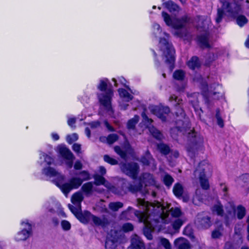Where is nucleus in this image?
<instances>
[{"mask_svg":"<svg viewBox=\"0 0 249 249\" xmlns=\"http://www.w3.org/2000/svg\"><path fill=\"white\" fill-rule=\"evenodd\" d=\"M137 205L142 206L144 212L136 210L134 212L135 215L138 218L140 222H142L145 225L143 232L144 235L149 240L152 239L151 234V228L156 226V224L163 223L166 224L169 221L164 210L159 205L156 209L152 205H148V202L144 200L138 198L137 200Z\"/></svg>","mask_w":249,"mask_h":249,"instance_id":"1","label":"nucleus"},{"mask_svg":"<svg viewBox=\"0 0 249 249\" xmlns=\"http://www.w3.org/2000/svg\"><path fill=\"white\" fill-rule=\"evenodd\" d=\"M176 123L177 126L171 129L172 136L173 137V134L176 132L182 133L186 136L187 138L186 150L188 155L193 158L200 148L202 143V139L196 135V133L191 129L190 123L187 120L183 121L181 120H178Z\"/></svg>","mask_w":249,"mask_h":249,"instance_id":"2","label":"nucleus"},{"mask_svg":"<svg viewBox=\"0 0 249 249\" xmlns=\"http://www.w3.org/2000/svg\"><path fill=\"white\" fill-rule=\"evenodd\" d=\"M154 29V34L156 37L160 36V44L161 50L163 52V54L166 58V62L169 63H172L175 61V51L172 45L169 42V35L166 33H163V36H160L161 34V30L159 24L155 23L153 25Z\"/></svg>","mask_w":249,"mask_h":249,"instance_id":"3","label":"nucleus"},{"mask_svg":"<svg viewBox=\"0 0 249 249\" xmlns=\"http://www.w3.org/2000/svg\"><path fill=\"white\" fill-rule=\"evenodd\" d=\"M79 174L81 175V178L78 177L71 178L68 182L62 185H60L58 181L56 182V185L59 187L66 196L72 189L78 188L84 181L88 180L90 178V175L88 171H82Z\"/></svg>","mask_w":249,"mask_h":249,"instance_id":"4","label":"nucleus"},{"mask_svg":"<svg viewBox=\"0 0 249 249\" xmlns=\"http://www.w3.org/2000/svg\"><path fill=\"white\" fill-rule=\"evenodd\" d=\"M222 4V9H217V17L216 22L219 23L221 21L223 16V10L228 13V15L231 17L235 16L240 12L241 7L239 4L236 3H230L227 0H220Z\"/></svg>","mask_w":249,"mask_h":249,"instance_id":"5","label":"nucleus"},{"mask_svg":"<svg viewBox=\"0 0 249 249\" xmlns=\"http://www.w3.org/2000/svg\"><path fill=\"white\" fill-rule=\"evenodd\" d=\"M162 17L166 24L174 29H179L184 27L189 21V18L187 16H183L180 18H171L166 13L162 12Z\"/></svg>","mask_w":249,"mask_h":249,"instance_id":"6","label":"nucleus"},{"mask_svg":"<svg viewBox=\"0 0 249 249\" xmlns=\"http://www.w3.org/2000/svg\"><path fill=\"white\" fill-rule=\"evenodd\" d=\"M207 166L208 165L206 162L201 161L194 172L195 176L198 177L201 187L204 190H208L210 187L208 179L206 178L204 173L205 167Z\"/></svg>","mask_w":249,"mask_h":249,"instance_id":"7","label":"nucleus"},{"mask_svg":"<svg viewBox=\"0 0 249 249\" xmlns=\"http://www.w3.org/2000/svg\"><path fill=\"white\" fill-rule=\"evenodd\" d=\"M120 168L123 173L134 179L136 178L139 172V165L133 162L121 163Z\"/></svg>","mask_w":249,"mask_h":249,"instance_id":"8","label":"nucleus"},{"mask_svg":"<svg viewBox=\"0 0 249 249\" xmlns=\"http://www.w3.org/2000/svg\"><path fill=\"white\" fill-rule=\"evenodd\" d=\"M195 224L200 229H208L212 225L211 217L205 213H199L197 215Z\"/></svg>","mask_w":249,"mask_h":249,"instance_id":"9","label":"nucleus"},{"mask_svg":"<svg viewBox=\"0 0 249 249\" xmlns=\"http://www.w3.org/2000/svg\"><path fill=\"white\" fill-rule=\"evenodd\" d=\"M57 148L58 153L63 159L66 160V164L67 165L71 168L72 167L73 161L75 159L73 154L68 148L64 145H59Z\"/></svg>","mask_w":249,"mask_h":249,"instance_id":"10","label":"nucleus"},{"mask_svg":"<svg viewBox=\"0 0 249 249\" xmlns=\"http://www.w3.org/2000/svg\"><path fill=\"white\" fill-rule=\"evenodd\" d=\"M21 224L25 228L18 232L16 236L15 239L18 241L26 240L31 236L32 232V226L28 221L22 222Z\"/></svg>","mask_w":249,"mask_h":249,"instance_id":"11","label":"nucleus"},{"mask_svg":"<svg viewBox=\"0 0 249 249\" xmlns=\"http://www.w3.org/2000/svg\"><path fill=\"white\" fill-rule=\"evenodd\" d=\"M142 116L144 122L147 124V127L149 130V132L156 139L158 140H161L162 138V135L161 133L153 125H151L153 120L151 119H149L144 112L142 114Z\"/></svg>","mask_w":249,"mask_h":249,"instance_id":"12","label":"nucleus"},{"mask_svg":"<svg viewBox=\"0 0 249 249\" xmlns=\"http://www.w3.org/2000/svg\"><path fill=\"white\" fill-rule=\"evenodd\" d=\"M113 91L111 89H107L105 94H102L99 97L101 104L107 111L111 110V99L113 96Z\"/></svg>","mask_w":249,"mask_h":249,"instance_id":"13","label":"nucleus"},{"mask_svg":"<svg viewBox=\"0 0 249 249\" xmlns=\"http://www.w3.org/2000/svg\"><path fill=\"white\" fill-rule=\"evenodd\" d=\"M203 86V89L208 90V95L210 97H212L214 99H219L222 97L223 93L218 89L219 88L221 89V87L218 85L213 84L209 88L207 85H204Z\"/></svg>","mask_w":249,"mask_h":249,"instance_id":"14","label":"nucleus"},{"mask_svg":"<svg viewBox=\"0 0 249 249\" xmlns=\"http://www.w3.org/2000/svg\"><path fill=\"white\" fill-rule=\"evenodd\" d=\"M160 205V207H161L162 208V210H164V213L166 214L167 218L168 217L169 219V221L167 223H169L170 221V218H169V212L171 213V214L172 216L173 217H179L181 215V211L178 208H172L170 210H167L166 208L164 207L163 206L161 205V204L159 202H157L156 203H150L148 202V205H152V206L155 207V209H156L158 205Z\"/></svg>","mask_w":249,"mask_h":249,"instance_id":"15","label":"nucleus"},{"mask_svg":"<svg viewBox=\"0 0 249 249\" xmlns=\"http://www.w3.org/2000/svg\"><path fill=\"white\" fill-rule=\"evenodd\" d=\"M124 187H125L128 191L132 193H135L139 191L141 192L142 194H145L147 192V190L145 187L142 190V185L140 182L139 183H136L135 182L124 183Z\"/></svg>","mask_w":249,"mask_h":249,"instance_id":"16","label":"nucleus"},{"mask_svg":"<svg viewBox=\"0 0 249 249\" xmlns=\"http://www.w3.org/2000/svg\"><path fill=\"white\" fill-rule=\"evenodd\" d=\"M151 111L162 121L166 120L165 114H167L170 112V109L168 107H152Z\"/></svg>","mask_w":249,"mask_h":249,"instance_id":"17","label":"nucleus"},{"mask_svg":"<svg viewBox=\"0 0 249 249\" xmlns=\"http://www.w3.org/2000/svg\"><path fill=\"white\" fill-rule=\"evenodd\" d=\"M42 173L49 177H56L59 181H62L64 179V176L56 171L54 168L50 167L43 168Z\"/></svg>","mask_w":249,"mask_h":249,"instance_id":"18","label":"nucleus"},{"mask_svg":"<svg viewBox=\"0 0 249 249\" xmlns=\"http://www.w3.org/2000/svg\"><path fill=\"white\" fill-rule=\"evenodd\" d=\"M209 32H204L203 34L197 36V41L199 45L202 48H209Z\"/></svg>","mask_w":249,"mask_h":249,"instance_id":"19","label":"nucleus"},{"mask_svg":"<svg viewBox=\"0 0 249 249\" xmlns=\"http://www.w3.org/2000/svg\"><path fill=\"white\" fill-rule=\"evenodd\" d=\"M131 245L134 249H145L143 242L136 234L133 235L131 236Z\"/></svg>","mask_w":249,"mask_h":249,"instance_id":"20","label":"nucleus"},{"mask_svg":"<svg viewBox=\"0 0 249 249\" xmlns=\"http://www.w3.org/2000/svg\"><path fill=\"white\" fill-rule=\"evenodd\" d=\"M174 245L177 249H191V248L189 241L182 237L176 239Z\"/></svg>","mask_w":249,"mask_h":249,"instance_id":"21","label":"nucleus"},{"mask_svg":"<svg viewBox=\"0 0 249 249\" xmlns=\"http://www.w3.org/2000/svg\"><path fill=\"white\" fill-rule=\"evenodd\" d=\"M91 220L96 226L105 227L109 224L108 219L105 216L99 217L92 214V216H91Z\"/></svg>","mask_w":249,"mask_h":249,"instance_id":"22","label":"nucleus"},{"mask_svg":"<svg viewBox=\"0 0 249 249\" xmlns=\"http://www.w3.org/2000/svg\"><path fill=\"white\" fill-rule=\"evenodd\" d=\"M210 20L207 18H200L197 22V29L200 32H208V30L210 26Z\"/></svg>","mask_w":249,"mask_h":249,"instance_id":"23","label":"nucleus"},{"mask_svg":"<svg viewBox=\"0 0 249 249\" xmlns=\"http://www.w3.org/2000/svg\"><path fill=\"white\" fill-rule=\"evenodd\" d=\"M140 182L145 185V187L148 185L154 184L153 176L147 173H143L140 178Z\"/></svg>","mask_w":249,"mask_h":249,"instance_id":"24","label":"nucleus"},{"mask_svg":"<svg viewBox=\"0 0 249 249\" xmlns=\"http://www.w3.org/2000/svg\"><path fill=\"white\" fill-rule=\"evenodd\" d=\"M81 190L87 196L91 195L94 191L101 192V191H98L96 189L93 188V183L92 182H89L84 184L82 186Z\"/></svg>","mask_w":249,"mask_h":249,"instance_id":"25","label":"nucleus"},{"mask_svg":"<svg viewBox=\"0 0 249 249\" xmlns=\"http://www.w3.org/2000/svg\"><path fill=\"white\" fill-rule=\"evenodd\" d=\"M91 216H92V214L88 211H85L84 213H82L81 211L76 216V218L82 223L87 224L90 220H91Z\"/></svg>","mask_w":249,"mask_h":249,"instance_id":"26","label":"nucleus"},{"mask_svg":"<svg viewBox=\"0 0 249 249\" xmlns=\"http://www.w3.org/2000/svg\"><path fill=\"white\" fill-rule=\"evenodd\" d=\"M84 196L81 192L74 193L71 197V202L75 206H81V202L83 201Z\"/></svg>","mask_w":249,"mask_h":249,"instance_id":"27","label":"nucleus"},{"mask_svg":"<svg viewBox=\"0 0 249 249\" xmlns=\"http://www.w3.org/2000/svg\"><path fill=\"white\" fill-rule=\"evenodd\" d=\"M139 119V116L136 115L133 118L128 121L126 124V127L129 132L135 129L136 125L138 123Z\"/></svg>","mask_w":249,"mask_h":249,"instance_id":"28","label":"nucleus"},{"mask_svg":"<svg viewBox=\"0 0 249 249\" xmlns=\"http://www.w3.org/2000/svg\"><path fill=\"white\" fill-rule=\"evenodd\" d=\"M240 184L243 187L246 192L249 190V174H245L240 177Z\"/></svg>","mask_w":249,"mask_h":249,"instance_id":"29","label":"nucleus"},{"mask_svg":"<svg viewBox=\"0 0 249 249\" xmlns=\"http://www.w3.org/2000/svg\"><path fill=\"white\" fill-rule=\"evenodd\" d=\"M40 160L39 163L40 165H42L43 163L45 162L46 163V165H50L53 162V158L42 152L40 153Z\"/></svg>","mask_w":249,"mask_h":249,"instance_id":"30","label":"nucleus"},{"mask_svg":"<svg viewBox=\"0 0 249 249\" xmlns=\"http://www.w3.org/2000/svg\"><path fill=\"white\" fill-rule=\"evenodd\" d=\"M173 192L176 196L178 197L182 196L184 192L182 185L180 183L175 184L173 188Z\"/></svg>","mask_w":249,"mask_h":249,"instance_id":"31","label":"nucleus"},{"mask_svg":"<svg viewBox=\"0 0 249 249\" xmlns=\"http://www.w3.org/2000/svg\"><path fill=\"white\" fill-rule=\"evenodd\" d=\"M140 161L145 165H148L150 164H154V160L152 157L149 151L146 152L145 155L142 157Z\"/></svg>","mask_w":249,"mask_h":249,"instance_id":"32","label":"nucleus"},{"mask_svg":"<svg viewBox=\"0 0 249 249\" xmlns=\"http://www.w3.org/2000/svg\"><path fill=\"white\" fill-rule=\"evenodd\" d=\"M188 67L192 69L195 70L196 68H198L200 66V63L199 59L196 56H193L188 62Z\"/></svg>","mask_w":249,"mask_h":249,"instance_id":"33","label":"nucleus"},{"mask_svg":"<svg viewBox=\"0 0 249 249\" xmlns=\"http://www.w3.org/2000/svg\"><path fill=\"white\" fill-rule=\"evenodd\" d=\"M118 92L120 97L126 102H129L133 98V96L124 89H120Z\"/></svg>","mask_w":249,"mask_h":249,"instance_id":"34","label":"nucleus"},{"mask_svg":"<svg viewBox=\"0 0 249 249\" xmlns=\"http://www.w3.org/2000/svg\"><path fill=\"white\" fill-rule=\"evenodd\" d=\"M164 6L170 12L177 11L179 10V7L172 0H168L163 3Z\"/></svg>","mask_w":249,"mask_h":249,"instance_id":"35","label":"nucleus"},{"mask_svg":"<svg viewBox=\"0 0 249 249\" xmlns=\"http://www.w3.org/2000/svg\"><path fill=\"white\" fill-rule=\"evenodd\" d=\"M175 113L178 117H180L181 118H184L185 116V113L182 107V102L176 103L175 105Z\"/></svg>","mask_w":249,"mask_h":249,"instance_id":"36","label":"nucleus"},{"mask_svg":"<svg viewBox=\"0 0 249 249\" xmlns=\"http://www.w3.org/2000/svg\"><path fill=\"white\" fill-rule=\"evenodd\" d=\"M213 213H215L218 215L223 216L224 214V210L223 206L220 203H218L213 206L212 209Z\"/></svg>","mask_w":249,"mask_h":249,"instance_id":"37","label":"nucleus"},{"mask_svg":"<svg viewBox=\"0 0 249 249\" xmlns=\"http://www.w3.org/2000/svg\"><path fill=\"white\" fill-rule=\"evenodd\" d=\"M158 148L162 154L165 155L170 152V148L169 146L164 143L158 144Z\"/></svg>","mask_w":249,"mask_h":249,"instance_id":"38","label":"nucleus"},{"mask_svg":"<svg viewBox=\"0 0 249 249\" xmlns=\"http://www.w3.org/2000/svg\"><path fill=\"white\" fill-rule=\"evenodd\" d=\"M123 203L121 202H110L108 205L109 208L114 212L118 211L123 207Z\"/></svg>","mask_w":249,"mask_h":249,"instance_id":"39","label":"nucleus"},{"mask_svg":"<svg viewBox=\"0 0 249 249\" xmlns=\"http://www.w3.org/2000/svg\"><path fill=\"white\" fill-rule=\"evenodd\" d=\"M237 216L239 219H242L246 214V209L242 205H239L236 209Z\"/></svg>","mask_w":249,"mask_h":249,"instance_id":"40","label":"nucleus"},{"mask_svg":"<svg viewBox=\"0 0 249 249\" xmlns=\"http://www.w3.org/2000/svg\"><path fill=\"white\" fill-rule=\"evenodd\" d=\"M173 76L175 79L182 81L184 79L185 73L182 70H177L175 71Z\"/></svg>","mask_w":249,"mask_h":249,"instance_id":"41","label":"nucleus"},{"mask_svg":"<svg viewBox=\"0 0 249 249\" xmlns=\"http://www.w3.org/2000/svg\"><path fill=\"white\" fill-rule=\"evenodd\" d=\"M163 180L164 184L168 187H170L174 182V178L169 174H165L163 178Z\"/></svg>","mask_w":249,"mask_h":249,"instance_id":"42","label":"nucleus"},{"mask_svg":"<svg viewBox=\"0 0 249 249\" xmlns=\"http://www.w3.org/2000/svg\"><path fill=\"white\" fill-rule=\"evenodd\" d=\"M94 179V184L96 185H103L106 179L102 176L99 175H94L93 176Z\"/></svg>","mask_w":249,"mask_h":249,"instance_id":"43","label":"nucleus"},{"mask_svg":"<svg viewBox=\"0 0 249 249\" xmlns=\"http://www.w3.org/2000/svg\"><path fill=\"white\" fill-rule=\"evenodd\" d=\"M215 118L216 119V122L217 124L221 128L223 127L224 126V121L222 119L220 113V110L219 108H217L216 110V114H215Z\"/></svg>","mask_w":249,"mask_h":249,"instance_id":"44","label":"nucleus"},{"mask_svg":"<svg viewBox=\"0 0 249 249\" xmlns=\"http://www.w3.org/2000/svg\"><path fill=\"white\" fill-rule=\"evenodd\" d=\"M68 206L71 211L74 214L76 217L77 214L81 211V206H76V207H75L72 205L69 204Z\"/></svg>","mask_w":249,"mask_h":249,"instance_id":"45","label":"nucleus"},{"mask_svg":"<svg viewBox=\"0 0 249 249\" xmlns=\"http://www.w3.org/2000/svg\"><path fill=\"white\" fill-rule=\"evenodd\" d=\"M104 160L106 162L110 164L111 165H116L118 163V162L116 160L109 157L107 155H105L104 156Z\"/></svg>","mask_w":249,"mask_h":249,"instance_id":"46","label":"nucleus"},{"mask_svg":"<svg viewBox=\"0 0 249 249\" xmlns=\"http://www.w3.org/2000/svg\"><path fill=\"white\" fill-rule=\"evenodd\" d=\"M78 139V135L76 133H73L71 135H68L66 137L67 142L71 144L73 142L77 141Z\"/></svg>","mask_w":249,"mask_h":249,"instance_id":"47","label":"nucleus"},{"mask_svg":"<svg viewBox=\"0 0 249 249\" xmlns=\"http://www.w3.org/2000/svg\"><path fill=\"white\" fill-rule=\"evenodd\" d=\"M195 199L199 201H202L203 199V195L202 193V191L200 189H197L196 191L195 196L194 197V200Z\"/></svg>","mask_w":249,"mask_h":249,"instance_id":"48","label":"nucleus"},{"mask_svg":"<svg viewBox=\"0 0 249 249\" xmlns=\"http://www.w3.org/2000/svg\"><path fill=\"white\" fill-rule=\"evenodd\" d=\"M118 139V136L116 134L109 135L107 138V141L109 144H112Z\"/></svg>","mask_w":249,"mask_h":249,"instance_id":"49","label":"nucleus"},{"mask_svg":"<svg viewBox=\"0 0 249 249\" xmlns=\"http://www.w3.org/2000/svg\"><path fill=\"white\" fill-rule=\"evenodd\" d=\"M247 19L244 16H239L237 17L236 22L238 25L242 27L247 22Z\"/></svg>","mask_w":249,"mask_h":249,"instance_id":"50","label":"nucleus"},{"mask_svg":"<svg viewBox=\"0 0 249 249\" xmlns=\"http://www.w3.org/2000/svg\"><path fill=\"white\" fill-rule=\"evenodd\" d=\"M183 224V221L180 219H177L172 224L173 228L175 230H178Z\"/></svg>","mask_w":249,"mask_h":249,"instance_id":"51","label":"nucleus"},{"mask_svg":"<svg viewBox=\"0 0 249 249\" xmlns=\"http://www.w3.org/2000/svg\"><path fill=\"white\" fill-rule=\"evenodd\" d=\"M133 225L130 223L124 224L122 226V229L124 232H128L133 230Z\"/></svg>","mask_w":249,"mask_h":249,"instance_id":"52","label":"nucleus"},{"mask_svg":"<svg viewBox=\"0 0 249 249\" xmlns=\"http://www.w3.org/2000/svg\"><path fill=\"white\" fill-rule=\"evenodd\" d=\"M85 124H88L90 126L91 129H95L99 127L101 125V123L99 121H93L89 123H84Z\"/></svg>","mask_w":249,"mask_h":249,"instance_id":"53","label":"nucleus"},{"mask_svg":"<svg viewBox=\"0 0 249 249\" xmlns=\"http://www.w3.org/2000/svg\"><path fill=\"white\" fill-rule=\"evenodd\" d=\"M62 229L65 231H68L71 229V225L70 222L67 220H62L61 223Z\"/></svg>","mask_w":249,"mask_h":249,"instance_id":"54","label":"nucleus"},{"mask_svg":"<svg viewBox=\"0 0 249 249\" xmlns=\"http://www.w3.org/2000/svg\"><path fill=\"white\" fill-rule=\"evenodd\" d=\"M105 247L106 249H114L116 246L112 240H109L106 242Z\"/></svg>","mask_w":249,"mask_h":249,"instance_id":"55","label":"nucleus"},{"mask_svg":"<svg viewBox=\"0 0 249 249\" xmlns=\"http://www.w3.org/2000/svg\"><path fill=\"white\" fill-rule=\"evenodd\" d=\"M160 242L161 245L165 248V249H171V244L167 239H161Z\"/></svg>","mask_w":249,"mask_h":249,"instance_id":"56","label":"nucleus"},{"mask_svg":"<svg viewBox=\"0 0 249 249\" xmlns=\"http://www.w3.org/2000/svg\"><path fill=\"white\" fill-rule=\"evenodd\" d=\"M107 82L104 80H100V84L98 86V89L101 91H105L107 89Z\"/></svg>","mask_w":249,"mask_h":249,"instance_id":"57","label":"nucleus"},{"mask_svg":"<svg viewBox=\"0 0 249 249\" xmlns=\"http://www.w3.org/2000/svg\"><path fill=\"white\" fill-rule=\"evenodd\" d=\"M175 36H177L178 37H188V34L186 31H176L174 33Z\"/></svg>","mask_w":249,"mask_h":249,"instance_id":"58","label":"nucleus"},{"mask_svg":"<svg viewBox=\"0 0 249 249\" xmlns=\"http://www.w3.org/2000/svg\"><path fill=\"white\" fill-rule=\"evenodd\" d=\"M103 185L109 190L113 192H115V190L116 189L115 187L113 186L110 183L108 182L106 179Z\"/></svg>","mask_w":249,"mask_h":249,"instance_id":"59","label":"nucleus"},{"mask_svg":"<svg viewBox=\"0 0 249 249\" xmlns=\"http://www.w3.org/2000/svg\"><path fill=\"white\" fill-rule=\"evenodd\" d=\"M221 233L219 230H214L212 232V237L213 238H218L221 236Z\"/></svg>","mask_w":249,"mask_h":249,"instance_id":"60","label":"nucleus"},{"mask_svg":"<svg viewBox=\"0 0 249 249\" xmlns=\"http://www.w3.org/2000/svg\"><path fill=\"white\" fill-rule=\"evenodd\" d=\"M72 149L76 153H80L81 145L78 143H74L72 146Z\"/></svg>","mask_w":249,"mask_h":249,"instance_id":"61","label":"nucleus"},{"mask_svg":"<svg viewBox=\"0 0 249 249\" xmlns=\"http://www.w3.org/2000/svg\"><path fill=\"white\" fill-rule=\"evenodd\" d=\"M83 165L79 160H77L74 165V168L75 170H80L82 168Z\"/></svg>","mask_w":249,"mask_h":249,"instance_id":"62","label":"nucleus"},{"mask_svg":"<svg viewBox=\"0 0 249 249\" xmlns=\"http://www.w3.org/2000/svg\"><path fill=\"white\" fill-rule=\"evenodd\" d=\"M120 218L121 219H128V213L127 211H124L122 212L120 215Z\"/></svg>","mask_w":249,"mask_h":249,"instance_id":"63","label":"nucleus"},{"mask_svg":"<svg viewBox=\"0 0 249 249\" xmlns=\"http://www.w3.org/2000/svg\"><path fill=\"white\" fill-rule=\"evenodd\" d=\"M75 122L76 119L74 118H70L68 120V124L71 127H72L73 125L75 124Z\"/></svg>","mask_w":249,"mask_h":249,"instance_id":"64","label":"nucleus"}]
</instances>
